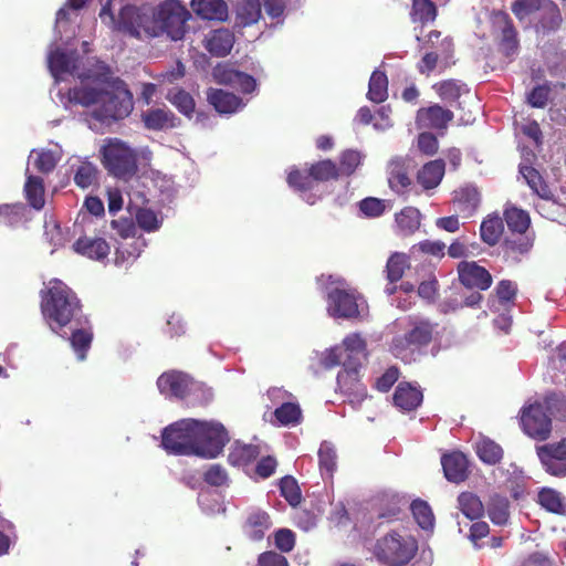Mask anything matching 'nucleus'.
Masks as SVG:
<instances>
[{
	"label": "nucleus",
	"mask_w": 566,
	"mask_h": 566,
	"mask_svg": "<svg viewBox=\"0 0 566 566\" xmlns=\"http://www.w3.org/2000/svg\"><path fill=\"white\" fill-rule=\"evenodd\" d=\"M41 313L50 329H59L78 322L82 304L76 293L60 280L50 282V286L41 291Z\"/></svg>",
	"instance_id": "obj_1"
},
{
	"label": "nucleus",
	"mask_w": 566,
	"mask_h": 566,
	"mask_svg": "<svg viewBox=\"0 0 566 566\" xmlns=\"http://www.w3.org/2000/svg\"><path fill=\"white\" fill-rule=\"evenodd\" d=\"M190 18L191 13L179 1L165 0L150 11L147 36L166 34L171 41L182 40Z\"/></svg>",
	"instance_id": "obj_2"
},
{
	"label": "nucleus",
	"mask_w": 566,
	"mask_h": 566,
	"mask_svg": "<svg viewBox=\"0 0 566 566\" xmlns=\"http://www.w3.org/2000/svg\"><path fill=\"white\" fill-rule=\"evenodd\" d=\"M157 387L160 394L187 400L189 406H206L212 399L210 388L179 370L163 373L157 379Z\"/></svg>",
	"instance_id": "obj_3"
},
{
	"label": "nucleus",
	"mask_w": 566,
	"mask_h": 566,
	"mask_svg": "<svg viewBox=\"0 0 566 566\" xmlns=\"http://www.w3.org/2000/svg\"><path fill=\"white\" fill-rule=\"evenodd\" d=\"M108 90L103 91V99L94 111L98 120H118L127 117L133 109V94L120 78L108 82Z\"/></svg>",
	"instance_id": "obj_4"
},
{
	"label": "nucleus",
	"mask_w": 566,
	"mask_h": 566,
	"mask_svg": "<svg viewBox=\"0 0 566 566\" xmlns=\"http://www.w3.org/2000/svg\"><path fill=\"white\" fill-rule=\"evenodd\" d=\"M417 549L418 544L412 536L392 532L377 541L374 555L387 566H405L413 558Z\"/></svg>",
	"instance_id": "obj_5"
},
{
	"label": "nucleus",
	"mask_w": 566,
	"mask_h": 566,
	"mask_svg": "<svg viewBox=\"0 0 566 566\" xmlns=\"http://www.w3.org/2000/svg\"><path fill=\"white\" fill-rule=\"evenodd\" d=\"M102 163L109 175L127 179L137 171V155L126 143L118 138L106 139L101 149Z\"/></svg>",
	"instance_id": "obj_6"
},
{
	"label": "nucleus",
	"mask_w": 566,
	"mask_h": 566,
	"mask_svg": "<svg viewBox=\"0 0 566 566\" xmlns=\"http://www.w3.org/2000/svg\"><path fill=\"white\" fill-rule=\"evenodd\" d=\"M196 419H181L166 427L161 434V446L170 454L197 455Z\"/></svg>",
	"instance_id": "obj_7"
},
{
	"label": "nucleus",
	"mask_w": 566,
	"mask_h": 566,
	"mask_svg": "<svg viewBox=\"0 0 566 566\" xmlns=\"http://www.w3.org/2000/svg\"><path fill=\"white\" fill-rule=\"evenodd\" d=\"M196 436L197 455L207 459L217 458L230 440L228 431L219 422L197 420Z\"/></svg>",
	"instance_id": "obj_8"
},
{
	"label": "nucleus",
	"mask_w": 566,
	"mask_h": 566,
	"mask_svg": "<svg viewBox=\"0 0 566 566\" xmlns=\"http://www.w3.org/2000/svg\"><path fill=\"white\" fill-rule=\"evenodd\" d=\"M408 325L409 329L392 340V348L397 355L407 349L416 350L428 346L438 327L437 323L418 316H409Z\"/></svg>",
	"instance_id": "obj_9"
},
{
	"label": "nucleus",
	"mask_w": 566,
	"mask_h": 566,
	"mask_svg": "<svg viewBox=\"0 0 566 566\" xmlns=\"http://www.w3.org/2000/svg\"><path fill=\"white\" fill-rule=\"evenodd\" d=\"M544 401L524 406L520 411L522 430L528 437L545 441L552 433V418L544 411Z\"/></svg>",
	"instance_id": "obj_10"
},
{
	"label": "nucleus",
	"mask_w": 566,
	"mask_h": 566,
	"mask_svg": "<svg viewBox=\"0 0 566 566\" xmlns=\"http://www.w3.org/2000/svg\"><path fill=\"white\" fill-rule=\"evenodd\" d=\"M361 364L344 360V368L337 375V388L346 400L353 405H360L367 397V388L361 382L359 370Z\"/></svg>",
	"instance_id": "obj_11"
},
{
	"label": "nucleus",
	"mask_w": 566,
	"mask_h": 566,
	"mask_svg": "<svg viewBox=\"0 0 566 566\" xmlns=\"http://www.w3.org/2000/svg\"><path fill=\"white\" fill-rule=\"evenodd\" d=\"M150 22V12L133 4L124 6L117 17L114 31L122 32L135 39L147 35V25Z\"/></svg>",
	"instance_id": "obj_12"
},
{
	"label": "nucleus",
	"mask_w": 566,
	"mask_h": 566,
	"mask_svg": "<svg viewBox=\"0 0 566 566\" xmlns=\"http://www.w3.org/2000/svg\"><path fill=\"white\" fill-rule=\"evenodd\" d=\"M360 295L355 290L336 287L327 294V311L336 318H356L359 316Z\"/></svg>",
	"instance_id": "obj_13"
},
{
	"label": "nucleus",
	"mask_w": 566,
	"mask_h": 566,
	"mask_svg": "<svg viewBox=\"0 0 566 566\" xmlns=\"http://www.w3.org/2000/svg\"><path fill=\"white\" fill-rule=\"evenodd\" d=\"M536 454L547 473L554 476L566 475V437L536 447Z\"/></svg>",
	"instance_id": "obj_14"
},
{
	"label": "nucleus",
	"mask_w": 566,
	"mask_h": 566,
	"mask_svg": "<svg viewBox=\"0 0 566 566\" xmlns=\"http://www.w3.org/2000/svg\"><path fill=\"white\" fill-rule=\"evenodd\" d=\"M439 48L440 52H428L417 63V70L420 74L429 76L430 73L433 72L438 66L441 69V71H444L454 64V61L452 60L454 53V44L452 39H442L440 41Z\"/></svg>",
	"instance_id": "obj_15"
},
{
	"label": "nucleus",
	"mask_w": 566,
	"mask_h": 566,
	"mask_svg": "<svg viewBox=\"0 0 566 566\" xmlns=\"http://www.w3.org/2000/svg\"><path fill=\"white\" fill-rule=\"evenodd\" d=\"M459 281L465 287L486 291L492 285L491 273L476 262L462 261L458 265Z\"/></svg>",
	"instance_id": "obj_16"
},
{
	"label": "nucleus",
	"mask_w": 566,
	"mask_h": 566,
	"mask_svg": "<svg viewBox=\"0 0 566 566\" xmlns=\"http://www.w3.org/2000/svg\"><path fill=\"white\" fill-rule=\"evenodd\" d=\"M494 23L501 31L500 35V51L505 56L515 54L520 46L518 33L514 27L513 20L509 13L497 11L494 13Z\"/></svg>",
	"instance_id": "obj_17"
},
{
	"label": "nucleus",
	"mask_w": 566,
	"mask_h": 566,
	"mask_svg": "<svg viewBox=\"0 0 566 566\" xmlns=\"http://www.w3.org/2000/svg\"><path fill=\"white\" fill-rule=\"evenodd\" d=\"M441 465L444 476L449 482L459 484L469 478V460L461 451H452L443 454L441 458Z\"/></svg>",
	"instance_id": "obj_18"
},
{
	"label": "nucleus",
	"mask_w": 566,
	"mask_h": 566,
	"mask_svg": "<svg viewBox=\"0 0 566 566\" xmlns=\"http://www.w3.org/2000/svg\"><path fill=\"white\" fill-rule=\"evenodd\" d=\"M534 240V233H511L502 244L504 258L513 262H520L533 249Z\"/></svg>",
	"instance_id": "obj_19"
},
{
	"label": "nucleus",
	"mask_w": 566,
	"mask_h": 566,
	"mask_svg": "<svg viewBox=\"0 0 566 566\" xmlns=\"http://www.w3.org/2000/svg\"><path fill=\"white\" fill-rule=\"evenodd\" d=\"M536 13V32L549 34L560 29L563 17L558 6L553 0L544 1L542 8Z\"/></svg>",
	"instance_id": "obj_20"
},
{
	"label": "nucleus",
	"mask_w": 566,
	"mask_h": 566,
	"mask_svg": "<svg viewBox=\"0 0 566 566\" xmlns=\"http://www.w3.org/2000/svg\"><path fill=\"white\" fill-rule=\"evenodd\" d=\"M452 119L453 113L439 104L422 107L417 112V123L421 127L446 129Z\"/></svg>",
	"instance_id": "obj_21"
},
{
	"label": "nucleus",
	"mask_w": 566,
	"mask_h": 566,
	"mask_svg": "<svg viewBox=\"0 0 566 566\" xmlns=\"http://www.w3.org/2000/svg\"><path fill=\"white\" fill-rule=\"evenodd\" d=\"M234 34L229 29L220 28L210 31L205 39V48L217 57L227 56L234 44Z\"/></svg>",
	"instance_id": "obj_22"
},
{
	"label": "nucleus",
	"mask_w": 566,
	"mask_h": 566,
	"mask_svg": "<svg viewBox=\"0 0 566 566\" xmlns=\"http://www.w3.org/2000/svg\"><path fill=\"white\" fill-rule=\"evenodd\" d=\"M394 405L401 411L416 410L423 400V394L419 387L407 381H401L394 392Z\"/></svg>",
	"instance_id": "obj_23"
},
{
	"label": "nucleus",
	"mask_w": 566,
	"mask_h": 566,
	"mask_svg": "<svg viewBox=\"0 0 566 566\" xmlns=\"http://www.w3.org/2000/svg\"><path fill=\"white\" fill-rule=\"evenodd\" d=\"M207 99L220 114H233L244 107L242 98L221 88H209Z\"/></svg>",
	"instance_id": "obj_24"
},
{
	"label": "nucleus",
	"mask_w": 566,
	"mask_h": 566,
	"mask_svg": "<svg viewBox=\"0 0 566 566\" xmlns=\"http://www.w3.org/2000/svg\"><path fill=\"white\" fill-rule=\"evenodd\" d=\"M144 126L149 130H166L179 125V119L175 114L164 108H150L142 114Z\"/></svg>",
	"instance_id": "obj_25"
},
{
	"label": "nucleus",
	"mask_w": 566,
	"mask_h": 566,
	"mask_svg": "<svg viewBox=\"0 0 566 566\" xmlns=\"http://www.w3.org/2000/svg\"><path fill=\"white\" fill-rule=\"evenodd\" d=\"M73 249L78 254H82L88 259L102 261L109 254L111 248L106 240L102 238H78L73 243Z\"/></svg>",
	"instance_id": "obj_26"
},
{
	"label": "nucleus",
	"mask_w": 566,
	"mask_h": 566,
	"mask_svg": "<svg viewBox=\"0 0 566 566\" xmlns=\"http://www.w3.org/2000/svg\"><path fill=\"white\" fill-rule=\"evenodd\" d=\"M444 161L442 159L431 160L422 166L417 174V182L424 190L438 187L444 176Z\"/></svg>",
	"instance_id": "obj_27"
},
{
	"label": "nucleus",
	"mask_w": 566,
	"mask_h": 566,
	"mask_svg": "<svg viewBox=\"0 0 566 566\" xmlns=\"http://www.w3.org/2000/svg\"><path fill=\"white\" fill-rule=\"evenodd\" d=\"M191 7L197 15L206 20L223 21L228 15V7L223 0H192Z\"/></svg>",
	"instance_id": "obj_28"
},
{
	"label": "nucleus",
	"mask_w": 566,
	"mask_h": 566,
	"mask_svg": "<svg viewBox=\"0 0 566 566\" xmlns=\"http://www.w3.org/2000/svg\"><path fill=\"white\" fill-rule=\"evenodd\" d=\"M388 182L391 190L396 193H403L411 185L408 176V169L402 158H395L388 165Z\"/></svg>",
	"instance_id": "obj_29"
},
{
	"label": "nucleus",
	"mask_w": 566,
	"mask_h": 566,
	"mask_svg": "<svg viewBox=\"0 0 566 566\" xmlns=\"http://www.w3.org/2000/svg\"><path fill=\"white\" fill-rule=\"evenodd\" d=\"M453 200L464 217H471L480 206L481 195L478 188L465 186L454 191Z\"/></svg>",
	"instance_id": "obj_30"
},
{
	"label": "nucleus",
	"mask_w": 566,
	"mask_h": 566,
	"mask_svg": "<svg viewBox=\"0 0 566 566\" xmlns=\"http://www.w3.org/2000/svg\"><path fill=\"white\" fill-rule=\"evenodd\" d=\"M262 17V6L260 0H242L238 3L235 10V24L238 27H249L256 23Z\"/></svg>",
	"instance_id": "obj_31"
},
{
	"label": "nucleus",
	"mask_w": 566,
	"mask_h": 566,
	"mask_svg": "<svg viewBox=\"0 0 566 566\" xmlns=\"http://www.w3.org/2000/svg\"><path fill=\"white\" fill-rule=\"evenodd\" d=\"M410 511L415 522L421 530L426 532L433 531L436 516L431 505L427 501L419 497L415 499L410 503Z\"/></svg>",
	"instance_id": "obj_32"
},
{
	"label": "nucleus",
	"mask_w": 566,
	"mask_h": 566,
	"mask_svg": "<svg viewBox=\"0 0 566 566\" xmlns=\"http://www.w3.org/2000/svg\"><path fill=\"white\" fill-rule=\"evenodd\" d=\"M520 172L523 175L526 184L539 198L553 200L554 193L542 175L532 166H521Z\"/></svg>",
	"instance_id": "obj_33"
},
{
	"label": "nucleus",
	"mask_w": 566,
	"mask_h": 566,
	"mask_svg": "<svg viewBox=\"0 0 566 566\" xmlns=\"http://www.w3.org/2000/svg\"><path fill=\"white\" fill-rule=\"evenodd\" d=\"M420 219L421 214L417 208L405 207L395 217L398 233L403 237L413 234L420 227Z\"/></svg>",
	"instance_id": "obj_34"
},
{
	"label": "nucleus",
	"mask_w": 566,
	"mask_h": 566,
	"mask_svg": "<svg viewBox=\"0 0 566 566\" xmlns=\"http://www.w3.org/2000/svg\"><path fill=\"white\" fill-rule=\"evenodd\" d=\"M272 526L270 515L261 510L253 511L247 518L245 533L253 541H261Z\"/></svg>",
	"instance_id": "obj_35"
},
{
	"label": "nucleus",
	"mask_w": 566,
	"mask_h": 566,
	"mask_svg": "<svg viewBox=\"0 0 566 566\" xmlns=\"http://www.w3.org/2000/svg\"><path fill=\"white\" fill-rule=\"evenodd\" d=\"M438 15V8L432 0H411L410 19L422 27L432 23Z\"/></svg>",
	"instance_id": "obj_36"
},
{
	"label": "nucleus",
	"mask_w": 566,
	"mask_h": 566,
	"mask_svg": "<svg viewBox=\"0 0 566 566\" xmlns=\"http://www.w3.org/2000/svg\"><path fill=\"white\" fill-rule=\"evenodd\" d=\"M545 411L558 422L566 423V395L560 391H548L543 397Z\"/></svg>",
	"instance_id": "obj_37"
},
{
	"label": "nucleus",
	"mask_w": 566,
	"mask_h": 566,
	"mask_svg": "<svg viewBox=\"0 0 566 566\" xmlns=\"http://www.w3.org/2000/svg\"><path fill=\"white\" fill-rule=\"evenodd\" d=\"M24 195L28 203L35 210H41L45 205L44 181L41 177L30 175L24 184Z\"/></svg>",
	"instance_id": "obj_38"
},
{
	"label": "nucleus",
	"mask_w": 566,
	"mask_h": 566,
	"mask_svg": "<svg viewBox=\"0 0 566 566\" xmlns=\"http://www.w3.org/2000/svg\"><path fill=\"white\" fill-rule=\"evenodd\" d=\"M504 220L511 233H525L531 226V217L526 210L511 206L504 210Z\"/></svg>",
	"instance_id": "obj_39"
},
{
	"label": "nucleus",
	"mask_w": 566,
	"mask_h": 566,
	"mask_svg": "<svg viewBox=\"0 0 566 566\" xmlns=\"http://www.w3.org/2000/svg\"><path fill=\"white\" fill-rule=\"evenodd\" d=\"M503 219L499 216H489L480 227V235L484 243L494 247L503 234Z\"/></svg>",
	"instance_id": "obj_40"
},
{
	"label": "nucleus",
	"mask_w": 566,
	"mask_h": 566,
	"mask_svg": "<svg viewBox=\"0 0 566 566\" xmlns=\"http://www.w3.org/2000/svg\"><path fill=\"white\" fill-rule=\"evenodd\" d=\"M318 465L323 476L333 478L337 469V452L333 443L323 441L319 446Z\"/></svg>",
	"instance_id": "obj_41"
},
{
	"label": "nucleus",
	"mask_w": 566,
	"mask_h": 566,
	"mask_svg": "<svg viewBox=\"0 0 566 566\" xmlns=\"http://www.w3.org/2000/svg\"><path fill=\"white\" fill-rule=\"evenodd\" d=\"M70 343L72 349L76 354L78 360H84L93 342V331L91 327L75 328L71 336Z\"/></svg>",
	"instance_id": "obj_42"
},
{
	"label": "nucleus",
	"mask_w": 566,
	"mask_h": 566,
	"mask_svg": "<svg viewBox=\"0 0 566 566\" xmlns=\"http://www.w3.org/2000/svg\"><path fill=\"white\" fill-rule=\"evenodd\" d=\"M75 62L76 59L73 55L60 50L52 52L49 56V67L55 77L65 73L73 74L76 69Z\"/></svg>",
	"instance_id": "obj_43"
},
{
	"label": "nucleus",
	"mask_w": 566,
	"mask_h": 566,
	"mask_svg": "<svg viewBox=\"0 0 566 566\" xmlns=\"http://www.w3.org/2000/svg\"><path fill=\"white\" fill-rule=\"evenodd\" d=\"M260 454V449L254 444H241L235 442L228 455L229 462L233 465H247L254 461Z\"/></svg>",
	"instance_id": "obj_44"
},
{
	"label": "nucleus",
	"mask_w": 566,
	"mask_h": 566,
	"mask_svg": "<svg viewBox=\"0 0 566 566\" xmlns=\"http://www.w3.org/2000/svg\"><path fill=\"white\" fill-rule=\"evenodd\" d=\"M103 91L95 87L80 86L69 91L70 102L82 106H91L101 103L103 99Z\"/></svg>",
	"instance_id": "obj_45"
},
{
	"label": "nucleus",
	"mask_w": 566,
	"mask_h": 566,
	"mask_svg": "<svg viewBox=\"0 0 566 566\" xmlns=\"http://www.w3.org/2000/svg\"><path fill=\"white\" fill-rule=\"evenodd\" d=\"M367 97L374 103H382L388 97V78L385 72L374 71L368 85Z\"/></svg>",
	"instance_id": "obj_46"
},
{
	"label": "nucleus",
	"mask_w": 566,
	"mask_h": 566,
	"mask_svg": "<svg viewBox=\"0 0 566 566\" xmlns=\"http://www.w3.org/2000/svg\"><path fill=\"white\" fill-rule=\"evenodd\" d=\"M476 454L482 462L494 465L503 459L504 451L499 443L484 438L476 443Z\"/></svg>",
	"instance_id": "obj_47"
},
{
	"label": "nucleus",
	"mask_w": 566,
	"mask_h": 566,
	"mask_svg": "<svg viewBox=\"0 0 566 566\" xmlns=\"http://www.w3.org/2000/svg\"><path fill=\"white\" fill-rule=\"evenodd\" d=\"M344 346V360L357 361L361 364L360 359L366 353V342L359 334H349L343 340Z\"/></svg>",
	"instance_id": "obj_48"
},
{
	"label": "nucleus",
	"mask_w": 566,
	"mask_h": 566,
	"mask_svg": "<svg viewBox=\"0 0 566 566\" xmlns=\"http://www.w3.org/2000/svg\"><path fill=\"white\" fill-rule=\"evenodd\" d=\"M409 266L408 256L405 253L395 252L387 260L386 277L389 283H396L403 276L405 270Z\"/></svg>",
	"instance_id": "obj_49"
},
{
	"label": "nucleus",
	"mask_w": 566,
	"mask_h": 566,
	"mask_svg": "<svg viewBox=\"0 0 566 566\" xmlns=\"http://www.w3.org/2000/svg\"><path fill=\"white\" fill-rule=\"evenodd\" d=\"M274 417L282 426L297 424L302 420V410L296 402H283L274 410Z\"/></svg>",
	"instance_id": "obj_50"
},
{
	"label": "nucleus",
	"mask_w": 566,
	"mask_h": 566,
	"mask_svg": "<svg viewBox=\"0 0 566 566\" xmlns=\"http://www.w3.org/2000/svg\"><path fill=\"white\" fill-rule=\"evenodd\" d=\"M463 87L464 84L453 78L438 82L432 86L439 97L448 103L457 102L461 96Z\"/></svg>",
	"instance_id": "obj_51"
},
{
	"label": "nucleus",
	"mask_w": 566,
	"mask_h": 566,
	"mask_svg": "<svg viewBox=\"0 0 566 566\" xmlns=\"http://www.w3.org/2000/svg\"><path fill=\"white\" fill-rule=\"evenodd\" d=\"M313 182H324L338 177V168L331 159L317 161L310 167Z\"/></svg>",
	"instance_id": "obj_52"
},
{
	"label": "nucleus",
	"mask_w": 566,
	"mask_h": 566,
	"mask_svg": "<svg viewBox=\"0 0 566 566\" xmlns=\"http://www.w3.org/2000/svg\"><path fill=\"white\" fill-rule=\"evenodd\" d=\"M98 170L90 161H82L75 170L74 182L82 189L97 184Z\"/></svg>",
	"instance_id": "obj_53"
},
{
	"label": "nucleus",
	"mask_w": 566,
	"mask_h": 566,
	"mask_svg": "<svg viewBox=\"0 0 566 566\" xmlns=\"http://www.w3.org/2000/svg\"><path fill=\"white\" fill-rule=\"evenodd\" d=\"M136 222L146 232L157 231L161 227V219L149 208H139L135 214Z\"/></svg>",
	"instance_id": "obj_54"
},
{
	"label": "nucleus",
	"mask_w": 566,
	"mask_h": 566,
	"mask_svg": "<svg viewBox=\"0 0 566 566\" xmlns=\"http://www.w3.org/2000/svg\"><path fill=\"white\" fill-rule=\"evenodd\" d=\"M286 181L290 187H292L298 191L311 190L314 186L310 169L307 171L300 170V169H292L287 175Z\"/></svg>",
	"instance_id": "obj_55"
},
{
	"label": "nucleus",
	"mask_w": 566,
	"mask_h": 566,
	"mask_svg": "<svg viewBox=\"0 0 566 566\" xmlns=\"http://www.w3.org/2000/svg\"><path fill=\"white\" fill-rule=\"evenodd\" d=\"M507 507L506 497H492L488 509L491 521L497 525L505 524L509 518Z\"/></svg>",
	"instance_id": "obj_56"
},
{
	"label": "nucleus",
	"mask_w": 566,
	"mask_h": 566,
	"mask_svg": "<svg viewBox=\"0 0 566 566\" xmlns=\"http://www.w3.org/2000/svg\"><path fill=\"white\" fill-rule=\"evenodd\" d=\"M360 163L361 154L357 150L347 149L340 155L338 172L340 171L343 175L350 176Z\"/></svg>",
	"instance_id": "obj_57"
},
{
	"label": "nucleus",
	"mask_w": 566,
	"mask_h": 566,
	"mask_svg": "<svg viewBox=\"0 0 566 566\" xmlns=\"http://www.w3.org/2000/svg\"><path fill=\"white\" fill-rule=\"evenodd\" d=\"M460 510L469 520H475L483 515L484 505L480 497H459Z\"/></svg>",
	"instance_id": "obj_58"
},
{
	"label": "nucleus",
	"mask_w": 566,
	"mask_h": 566,
	"mask_svg": "<svg viewBox=\"0 0 566 566\" xmlns=\"http://www.w3.org/2000/svg\"><path fill=\"white\" fill-rule=\"evenodd\" d=\"M169 101L180 113L186 116H191L195 111V99L185 90H178L172 94Z\"/></svg>",
	"instance_id": "obj_59"
},
{
	"label": "nucleus",
	"mask_w": 566,
	"mask_h": 566,
	"mask_svg": "<svg viewBox=\"0 0 566 566\" xmlns=\"http://www.w3.org/2000/svg\"><path fill=\"white\" fill-rule=\"evenodd\" d=\"M359 210L368 218H378L386 210L385 200L375 197L365 198L359 202Z\"/></svg>",
	"instance_id": "obj_60"
},
{
	"label": "nucleus",
	"mask_w": 566,
	"mask_h": 566,
	"mask_svg": "<svg viewBox=\"0 0 566 566\" xmlns=\"http://www.w3.org/2000/svg\"><path fill=\"white\" fill-rule=\"evenodd\" d=\"M240 71L234 70L228 64L221 65L218 64L213 69V77L217 83L231 85L233 86L235 82H238V77L240 76Z\"/></svg>",
	"instance_id": "obj_61"
},
{
	"label": "nucleus",
	"mask_w": 566,
	"mask_h": 566,
	"mask_svg": "<svg viewBox=\"0 0 566 566\" xmlns=\"http://www.w3.org/2000/svg\"><path fill=\"white\" fill-rule=\"evenodd\" d=\"M495 295L501 304L513 302L516 297L517 285L515 282L510 280H502L497 283Z\"/></svg>",
	"instance_id": "obj_62"
},
{
	"label": "nucleus",
	"mask_w": 566,
	"mask_h": 566,
	"mask_svg": "<svg viewBox=\"0 0 566 566\" xmlns=\"http://www.w3.org/2000/svg\"><path fill=\"white\" fill-rule=\"evenodd\" d=\"M549 87L547 85H537L527 94V102L536 108H544L549 96Z\"/></svg>",
	"instance_id": "obj_63"
},
{
	"label": "nucleus",
	"mask_w": 566,
	"mask_h": 566,
	"mask_svg": "<svg viewBox=\"0 0 566 566\" xmlns=\"http://www.w3.org/2000/svg\"><path fill=\"white\" fill-rule=\"evenodd\" d=\"M400 375L399 368L391 366L376 380V389L381 392H387L398 380Z\"/></svg>",
	"instance_id": "obj_64"
}]
</instances>
